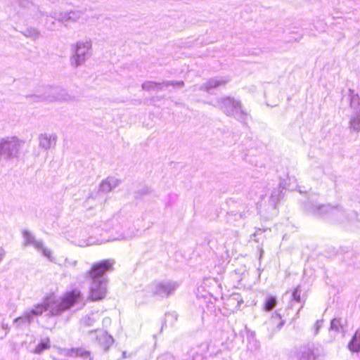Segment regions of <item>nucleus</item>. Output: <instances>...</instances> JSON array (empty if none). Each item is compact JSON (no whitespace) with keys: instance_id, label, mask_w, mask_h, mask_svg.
<instances>
[{"instance_id":"obj_6","label":"nucleus","mask_w":360,"mask_h":360,"mask_svg":"<svg viewBox=\"0 0 360 360\" xmlns=\"http://www.w3.org/2000/svg\"><path fill=\"white\" fill-rule=\"evenodd\" d=\"M90 49L91 44L88 42L77 44L76 53L78 56H84Z\"/></svg>"},{"instance_id":"obj_8","label":"nucleus","mask_w":360,"mask_h":360,"mask_svg":"<svg viewBox=\"0 0 360 360\" xmlns=\"http://www.w3.org/2000/svg\"><path fill=\"white\" fill-rule=\"evenodd\" d=\"M276 304V300L274 297H269L264 304V309L266 311L271 310Z\"/></svg>"},{"instance_id":"obj_3","label":"nucleus","mask_w":360,"mask_h":360,"mask_svg":"<svg viewBox=\"0 0 360 360\" xmlns=\"http://www.w3.org/2000/svg\"><path fill=\"white\" fill-rule=\"evenodd\" d=\"M81 297L82 292L78 288L72 289L66 292L60 301L57 309V313L58 314L68 309L77 302Z\"/></svg>"},{"instance_id":"obj_9","label":"nucleus","mask_w":360,"mask_h":360,"mask_svg":"<svg viewBox=\"0 0 360 360\" xmlns=\"http://www.w3.org/2000/svg\"><path fill=\"white\" fill-rule=\"evenodd\" d=\"M293 300L295 302H301V293L299 288H295L292 292Z\"/></svg>"},{"instance_id":"obj_10","label":"nucleus","mask_w":360,"mask_h":360,"mask_svg":"<svg viewBox=\"0 0 360 360\" xmlns=\"http://www.w3.org/2000/svg\"><path fill=\"white\" fill-rule=\"evenodd\" d=\"M39 250L44 256H46L49 259H51V252L49 250L41 246L39 247Z\"/></svg>"},{"instance_id":"obj_5","label":"nucleus","mask_w":360,"mask_h":360,"mask_svg":"<svg viewBox=\"0 0 360 360\" xmlns=\"http://www.w3.org/2000/svg\"><path fill=\"white\" fill-rule=\"evenodd\" d=\"M49 305L47 303H39L36 304L33 309L26 312V316L31 318L32 316H40L44 311L48 309Z\"/></svg>"},{"instance_id":"obj_1","label":"nucleus","mask_w":360,"mask_h":360,"mask_svg":"<svg viewBox=\"0 0 360 360\" xmlns=\"http://www.w3.org/2000/svg\"><path fill=\"white\" fill-rule=\"evenodd\" d=\"M112 269L113 262L110 259H103L92 264L86 271V276L91 281L99 280L103 278L101 277L105 272Z\"/></svg>"},{"instance_id":"obj_13","label":"nucleus","mask_w":360,"mask_h":360,"mask_svg":"<svg viewBox=\"0 0 360 360\" xmlns=\"http://www.w3.org/2000/svg\"><path fill=\"white\" fill-rule=\"evenodd\" d=\"M310 355L311 356L312 359H315V356L314 354V353L311 352Z\"/></svg>"},{"instance_id":"obj_7","label":"nucleus","mask_w":360,"mask_h":360,"mask_svg":"<svg viewBox=\"0 0 360 360\" xmlns=\"http://www.w3.org/2000/svg\"><path fill=\"white\" fill-rule=\"evenodd\" d=\"M50 348V340L47 338L46 340L42 341L39 345H37L34 352L36 354H40L43 351L48 349Z\"/></svg>"},{"instance_id":"obj_2","label":"nucleus","mask_w":360,"mask_h":360,"mask_svg":"<svg viewBox=\"0 0 360 360\" xmlns=\"http://www.w3.org/2000/svg\"><path fill=\"white\" fill-rule=\"evenodd\" d=\"M91 281L92 283L89 290V299L93 302L105 299L108 294L107 278H102Z\"/></svg>"},{"instance_id":"obj_4","label":"nucleus","mask_w":360,"mask_h":360,"mask_svg":"<svg viewBox=\"0 0 360 360\" xmlns=\"http://www.w3.org/2000/svg\"><path fill=\"white\" fill-rule=\"evenodd\" d=\"M348 348L352 352H360V329L356 330L354 333L348 344Z\"/></svg>"},{"instance_id":"obj_11","label":"nucleus","mask_w":360,"mask_h":360,"mask_svg":"<svg viewBox=\"0 0 360 360\" xmlns=\"http://www.w3.org/2000/svg\"><path fill=\"white\" fill-rule=\"evenodd\" d=\"M339 323V320L337 319H334L331 321V327L335 328L336 327V324Z\"/></svg>"},{"instance_id":"obj_12","label":"nucleus","mask_w":360,"mask_h":360,"mask_svg":"<svg viewBox=\"0 0 360 360\" xmlns=\"http://www.w3.org/2000/svg\"><path fill=\"white\" fill-rule=\"evenodd\" d=\"M7 143H8V141H2V142L1 143V150L4 148L5 145H6Z\"/></svg>"}]
</instances>
